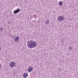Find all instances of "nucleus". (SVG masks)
<instances>
[{
  "mask_svg": "<svg viewBox=\"0 0 78 78\" xmlns=\"http://www.w3.org/2000/svg\"><path fill=\"white\" fill-rule=\"evenodd\" d=\"M16 73H17V72H16L15 73H14V74H13L14 75H15V74H16Z\"/></svg>",
  "mask_w": 78,
  "mask_h": 78,
  "instance_id": "obj_12",
  "label": "nucleus"
},
{
  "mask_svg": "<svg viewBox=\"0 0 78 78\" xmlns=\"http://www.w3.org/2000/svg\"><path fill=\"white\" fill-rule=\"evenodd\" d=\"M69 49H70V50H71V49H72V48L71 47H69Z\"/></svg>",
  "mask_w": 78,
  "mask_h": 78,
  "instance_id": "obj_11",
  "label": "nucleus"
},
{
  "mask_svg": "<svg viewBox=\"0 0 78 78\" xmlns=\"http://www.w3.org/2000/svg\"><path fill=\"white\" fill-rule=\"evenodd\" d=\"M27 46L28 48H35L37 47V43L34 41L30 40L27 42Z\"/></svg>",
  "mask_w": 78,
  "mask_h": 78,
  "instance_id": "obj_1",
  "label": "nucleus"
},
{
  "mask_svg": "<svg viewBox=\"0 0 78 78\" xmlns=\"http://www.w3.org/2000/svg\"><path fill=\"white\" fill-rule=\"evenodd\" d=\"M15 66V63L14 62H12L9 63V66L11 67H13Z\"/></svg>",
  "mask_w": 78,
  "mask_h": 78,
  "instance_id": "obj_3",
  "label": "nucleus"
},
{
  "mask_svg": "<svg viewBox=\"0 0 78 78\" xmlns=\"http://www.w3.org/2000/svg\"><path fill=\"white\" fill-rule=\"evenodd\" d=\"M20 11V10L19 9H18L14 12V14H17V13L19 12Z\"/></svg>",
  "mask_w": 78,
  "mask_h": 78,
  "instance_id": "obj_5",
  "label": "nucleus"
},
{
  "mask_svg": "<svg viewBox=\"0 0 78 78\" xmlns=\"http://www.w3.org/2000/svg\"><path fill=\"white\" fill-rule=\"evenodd\" d=\"M58 5L61 6H62V2L61 1H60L58 3Z\"/></svg>",
  "mask_w": 78,
  "mask_h": 78,
  "instance_id": "obj_8",
  "label": "nucleus"
},
{
  "mask_svg": "<svg viewBox=\"0 0 78 78\" xmlns=\"http://www.w3.org/2000/svg\"><path fill=\"white\" fill-rule=\"evenodd\" d=\"M33 68L32 67H29L28 69V70L29 71V72H31L32 70H33Z\"/></svg>",
  "mask_w": 78,
  "mask_h": 78,
  "instance_id": "obj_6",
  "label": "nucleus"
},
{
  "mask_svg": "<svg viewBox=\"0 0 78 78\" xmlns=\"http://www.w3.org/2000/svg\"><path fill=\"white\" fill-rule=\"evenodd\" d=\"M46 24H48L49 23V20H47L46 22Z\"/></svg>",
  "mask_w": 78,
  "mask_h": 78,
  "instance_id": "obj_9",
  "label": "nucleus"
},
{
  "mask_svg": "<svg viewBox=\"0 0 78 78\" xmlns=\"http://www.w3.org/2000/svg\"><path fill=\"white\" fill-rule=\"evenodd\" d=\"M57 20L58 22H62L64 20V17L60 16L58 17Z\"/></svg>",
  "mask_w": 78,
  "mask_h": 78,
  "instance_id": "obj_2",
  "label": "nucleus"
},
{
  "mask_svg": "<svg viewBox=\"0 0 78 78\" xmlns=\"http://www.w3.org/2000/svg\"><path fill=\"white\" fill-rule=\"evenodd\" d=\"M1 67V64H0V68Z\"/></svg>",
  "mask_w": 78,
  "mask_h": 78,
  "instance_id": "obj_13",
  "label": "nucleus"
},
{
  "mask_svg": "<svg viewBox=\"0 0 78 78\" xmlns=\"http://www.w3.org/2000/svg\"><path fill=\"white\" fill-rule=\"evenodd\" d=\"M23 76L24 78H26L28 76V73H24L23 75Z\"/></svg>",
  "mask_w": 78,
  "mask_h": 78,
  "instance_id": "obj_7",
  "label": "nucleus"
},
{
  "mask_svg": "<svg viewBox=\"0 0 78 78\" xmlns=\"http://www.w3.org/2000/svg\"><path fill=\"white\" fill-rule=\"evenodd\" d=\"M14 41L15 42H19V37L18 36L16 37L15 38Z\"/></svg>",
  "mask_w": 78,
  "mask_h": 78,
  "instance_id": "obj_4",
  "label": "nucleus"
},
{
  "mask_svg": "<svg viewBox=\"0 0 78 78\" xmlns=\"http://www.w3.org/2000/svg\"><path fill=\"white\" fill-rule=\"evenodd\" d=\"M0 30H1V31H2L3 30V28L1 27V28Z\"/></svg>",
  "mask_w": 78,
  "mask_h": 78,
  "instance_id": "obj_10",
  "label": "nucleus"
}]
</instances>
